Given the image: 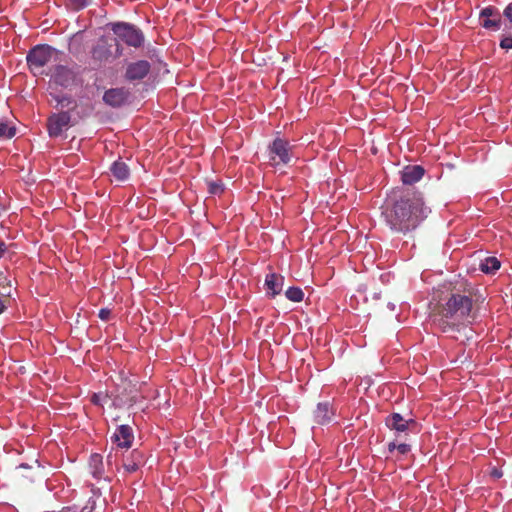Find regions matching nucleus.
Instances as JSON below:
<instances>
[{"mask_svg":"<svg viewBox=\"0 0 512 512\" xmlns=\"http://www.w3.org/2000/svg\"><path fill=\"white\" fill-rule=\"evenodd\" d=\"M111 313H112V312H111V310H110V309H108V308H102V309H100L98 316H99V318H100L101 320H103V321H108V320L110 319V317H111Z\"/></svg>","mask_w":512,"mask_h":512,"instance_id":"obj_29","label":"nucleus"},{"mask_svg":"<svg viewBox=\"0 0 512 512\" xmlns=\"http://www.w3.org/2000/svg\"><path fill=\"white\" fill-rule=\"evenodd\" d=\"M113 443L120 448H130L134 439L132 429L128 425L119 426L111 437Z\"/></svg>","mask_w":512,"mask_h":512,"instance_id":"obj_9","label":"nucleus"},{"mask_svg":"<svg viewBox=\"0 0 512 512\" xmlns=\"http://www.w3.org/2000/svg\"><path fill=\"white\" fill-rule=\"evenodd\" d=\"M5 310V305L3 303V301L0 299V314L3 313Z\"/></svg>","mask_w":512,"mask_h":512,"instance_id":"obj_34","label":"nucleus"},{"mask_svg":"<svg viewBox=\"0 0 512 512\" xmlns=\"http://www.w3.org/2000/svg\"><path fill=\"white\" fill-rule=\"evenodd\" d=\"M12 285L5 272L0 271V294L9 296L11 294Z\"/></svg>","mask_w":512,"mask_h":512,"instance_id":"obj_21","label":"nucleus"},{"mask_svg":"<svg viewBox=\"0 0 512 512\" xmlns=\"http://www.w3.org/2000/svg\"><path fill=\"white\" fill-rule=\"evenodd\" d=\"M91 0H65V4L72 10H81L89 5Z\"/></svg>","mask_w":512,"mask_h":512,"instance_id":"obj_25","label":"nucleus"},{"mask_svg":"<svg viewBox=\"0 0 512 512\" xmlns=\"http://www.w3.org/2000/svg\"><path fill=\"white\" fill-rule=\"evenodd\" d=\"M112 30L117 38L132 47H140L143 44V33L135 26L128 23H116Z\"/></svg>","mask_w":512,"mask_h":512,"instance_id":"obj_4","label":"nucleus"},{"mask_svg":"<svg viewBox=\"0 0 512 512\" xmlns=\"http://www.w3.org/2000/svg\"><path fill=\"white\" fill-rule=\"evenodd\" d=\"M144 464V455L141 451L133 450L124 460L123 467L128 473L136 472Z\"/></svg>","mask_w":512,"mask_h":512,"instance_id":"obj_15","label":"nucleus"},{"mask_svg":"<svg viewBox=\"0 0 512 512\" xmlns=\"http://www.w3.org/2000/svg\"><path fill=\"white\" fill-rule=\"evenodd\" d=\"M52 78L55 83L61 86H67L70 80L72 79L71 72L64 66H56L55 71L52 74Z\"/></svg>","mask_w":512,"mask_h":512,"instance_id":"obj_18","label":"nucleus"},{"mask_svg":"<svg viewBox=\"0 0 512 512\" xmlns=\"http://www.w3.org/2000/svg\"><path fill=\"white\" fill-rule=\"evenodd\" d=\"M425 170L420 165H408L405 166L400 174H401V181L405 185H412L414 183H417L422 179L424 176Z\"/></svg>","mask_w":512,"mask_h":512,"instance_id":"obj_11","label":"nucleus"},{"mask_svg":"<svg viewBox=\"0 0 512 512\" xmlns=\"http://www.w3.org/2000/svg\"><path fill=\"white\" fill-rule=\"evenodd\" d=\"M116 401H119V402H121V403L129 402V404H130V405H133L134 403H136V402H137V397H136V396H132L129 400L124 401V400L120 397V395H117V396L115 397V402H116Z\"/></svg>","mask_w":512,"mask_h":512,"instance_id":"obj_31","label":"nucleus"},{"mask_svg":"<svg viewBox=\"0 0 512 512\" xmlns=\"http://www.w3.org/2000/svg\"><path fill=\"white\" fill-rule=\"evenodd\" d=\"M500 266L501 263L496 257H487L481 262L480 269L486 274H493L500 268Z\"/></svg>","mask_w":512,"mask_h":512,"instance_id":"obj_20","label":"nucleus"},{"mask_svg":"<svg viewBox=\"0 0 512 512\" xmlns=\"http://www.w3.org/2000/svg\"><path fill=\"white\" fill-rule=\"evenodd\" d=\"M58 57V51L48 45H38L31 49L27 54V63L29 68L37 73L44 66L48 65L52 61H56Z\"/></svg>","mask_w":512,"mask_h":512,"instance_id":"obj_3","label":"nucleus"},{"mask_svg":"<svg viewBox=\"0 0 512 512\" xmlns=\"http://www.w3.org/2000/svg\"><path fill=\"white\" fill-rule=\"evenodd\" d=\"M71 116L68 112H60L48 118L47 129L50 137H58L70 126Z\"/></svg>","mask_w":512,"mask_h":512,"instance_id":"obj_6","label":"nucleus"},{"mask_svg":"<svg viewBox=\"0 0 512 512\" xmlns=\"http://www.w3.org/2000/svg\"><path fill=\"white\" fill-rule=\"evenodd\" d=\"M150 71V63L146 60H139L127 66L125 77L129 81L142 80Z\"/></svg>","mask_w":512,"mask_h":512,"instance_id":"obj_8","label":"nucleus"},{"mask_svg":"<svg viewBox=\"0 0 512 512\" xmlns=\"http://www.w3.org/2000/svg\"><path fill=\"white\" fill-rule=\"evenodd\" d=\"M109 396L106 393H93L91 396V402L99 407H103L104 404L108 401Z\"/></svg>","mask_w":512,"mask_h":512,"instance_id":"obj_26","label":"nucleus"},{"mask_svg":"<svg viewBox=\"0 0 512 512\" xmlns=\"http://www.w3.org/2000/svg\"><path fill=\"white\" fill-rule=\"evenodd\" d=\"M503 14L512 23V2L505 7Z\"/></svg>","mask_w":512,"mask_h":512,"instance_id":"obj_30","label":"nucleus"},{"mask_svg":"<svg viewBox=\"0 0 512 512\" xmlns=\"http://www.w3.org/2000/svg\"><path fill=\"white\" fill-rule=\"evenodd\" d=\"M429 212L430 209L425 205L422 196L412 193L388 205L383 215L392 230L407 233L417 228L427 218Z\"/></svg>","mask_w":512,"mask_h":512,"instance_id":"obj_1","label":"nucleus"},{"mask_svg":"<svg viewBox=\"0 0 512 512\" xmlns=\"http://www.w3.org/2000/svg\"><path fill=\"white\" fill-rule=\"evenodd\" d=\"M92 56L99 61L107 60L111 56V52L104 40H100L93 48Z\"/></svg>","mask_w":512,"mask_h":512,"instance_id":"obj_19","label":"nucleus"},{"mask_svg":"<svg viewBox=\"0 0 512 512\" xmlns=\"http://www.w3.org/2000/svg\"><path fill=\"white\" fill-rule=\"evenodd\" d=\"M410 449V445L406 443L396 444L395 442H390L388 444V450L390 453H393L395 450H397L400 455H405L410 451Z\"/></svg>","mask_w":512,"mask_h":512,"instance_id":"obj_24","label":"nucleus"},{"mask_svg":"<svg viewBox=\"0 0 512 512\" xmlns=\"http://www.w3.org/2000/svg\"><path fill=\"white\" fill-rule=\"evenodd\" d=\"M224 188L222 183L220 182H209L208 183V191L212 195H220L223 192Z\"/></svg>","mask_w":512,"mask_h":512,"instance_id":"obj_27","label":"nucleus"},{"mask_svg":"<svg viewBox=\"0 0 512 512\" xmlns=\"http://www.w3.org/2000/svg\"><path fill=\"white\" fill-rule=\"evenodd\" d=\"M16 133L15 127L7 122L0 121V138L10 139Z\"/></svg>","mask_w":512,"mask_h":512,"instance_id":"obj_23","label":"nucleus"},{"mask_svg":"<svg viewBox=\"0 0 512 512\" xmlns=\"http://www.w3.org/2000/svg\"><path fill=\"white\" fill-rule=\"evenodd\" d=\"M493 476L496 477V478H500L502 476V473L497 471V470H494L493 471Z\"/></svg>","mask_w":512,"mask_h":512,"instance_id":"obj_33","label":"nucleus"},{"mask_svg":"<svg viewBox=\"0 0 512 512\" xmlns=\"http://www.w3.org/2000/svg\"><path fill=\"white\" fill-rule=\"evenodd\" d=\"M334 416V411L328 402L319 403L314 411V419L317 424H328Z\"/></svg>","mask_w":512,"mask_h":512,"instance_id":"obj_14","label":"nucleus"},{"mask_svg":"<svg viewBox=\"0 0 512 512\" xmlns=\"http://www.w3.org/2000/svg\"><path fill=\"white\" fill-rule=\"evenodd\" d=\"M110 170L114 178L118 181L127 180L130 175L127 164L121 160L115 161Z\"/></svg>","mask_w":512,"mask_h":512,"instance_id":"obj_17","label":"nucleus"},{"mask_svg":"<svg viewBox=\"0 0 512 512\" xmlns=\"http://www.w3.org/2000/svg\"><path fill=\"white\" fill-rule=\"evenodd\" d=\"M128 95L129 92L124 88H112L104 93L103 101L109 106L120 107L126 102Z\"/></svg>","mask_w":512,"mask_h":512,"instance_id":"obj_10","label":"nucleus"},{"mask_svg":"<svg viewBox=\"0 0 512 512\" xmlns=\"http://www.w3.org/2000/svg\"><path fill=\"white\" fill-rule=\"evenodd\" d=\"M480 24L488 30L497 31L501 26V18L495 7L488 6L480 12Z\"/></svg>","mask_w":512,"mask_h":512,"instance_id":"obj_7","label":"nucleus"},{"mask_svg":"<svg viewBox=\"0 0 512 512\" xmlns=\"http://www.w3.org/2000/svg\"><path fill=\"white\" fill-rule=\"evenodd\" d=\"M441 317L448 326L471 323L474 319L472 299L461 294L451 295L441 309Z\"/></svg>","mask_w":512,"mask_h":512,"instance_id":"obj_2","label":"nucleus"},{"mask_svg":"<svg viewBox=\"0 0 512 512\" xmlns=\"http://www.w3.org/2000/svg\"><path fill=\"white\" fill-rule=\"evenodd\" d=\"M6 250H7V247H6L5 243L0 242V257H2L4 255Z\"/></svg>","mask_w":512,"mask_h":512,"instance_id":"obj_32","label":"nucleus"},{"mask_svg":"<svg viewBox=\"0 0 512 512\" xmlns=\"http://www.w3.org/2000/svg\"><path fill=\"white\" fill-rule=\"evenodd\" d=\"M386 425L390 429L395 430L398 433H402L409 430L411 426H415L416 422L412 418L404 419L399 413H393L387 417Z\"/></svg>","mask_w":512,"mask_h":512,"instance_id":"obj_13","label":"nucleus"},{"mask_svg":"<svg viewBox=\"0 0 512 512\" xmlns=\"http://www.w3.org/2000/svg\"><path fill=\"white\" fill-rule=\"evenodd\" d=\"M283 284H284L283 276H281L277 273H274V272L268 273L265 277V283H264V286L266 289V294L268 296H270L271 298L275 297L276 295L281 293V291L283 289Z\"/></svg>","mask_w":512,"mask_h":512,"instance_id":"obj_12","label":"nucleus"},{"mask_svg":"<svg viewBox=\"0 0 512 512\" xmlns=\"http://www.w3.org/2000/svg\"><path fill=\"white\" fill-rule=\"evenodd\" d=\"M290 151L289 142L281 138H276L269 146L270 159L275 164H287L291 158Z\"/></svg>","mask_w":512,"mask_h":512,"instance_id":"obj_5","label":"nucleus"},{"mask_svg":"<svg viewBox=\"0 0 512 512\" xmlns=\"http://www.w3.org/2000/svg\"><path fill=\"white\" fill-rule=\"evenodd\" d=\"M286 297L293 302H301L304 298V293L299 287H289L285 292Z\"/></svg>","mask_w":512,"mask_h":512,"instance_id":"obj_22","label":"nucleus"},{"mask_svg":"<svg viewBox=\"0 0 512 512\" xmlns=\"http://www.w3.org/2000/svg\"><path fill=\"white\" fill-rule=\"evenodd\" d=\"M500 47L503 49H506V50L512 49V37L511 36L504 37L500 42Z\"/></svg>","mask_w":512,"mask_h":512,"instance_id":"obj_28","label":"nucleus"},{"mask_svg":"<svg viewBox=\"0 0 512 512\" xmlns=\"http://www.w3.org/2000/svg\"><path fill=\"white\" fill-rule=\"evenodd\" d=\"M89 470L96 479H101L104 475L103 458L100 454H92L89 459Z\"/></svg>","mask_w":512,"mask_h":512,"instance_id":"obj_16","label":"nucleus"}]
</instances>
